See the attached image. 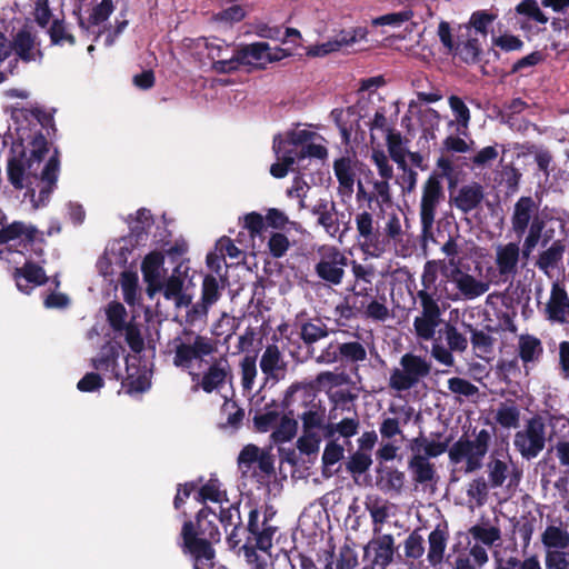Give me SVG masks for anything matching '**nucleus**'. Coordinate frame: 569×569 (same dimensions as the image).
<instances>
[{"label": "nucleus", "mask_w": 569, "mask_h": 569, "mask_svg": "<svg viewBox=\"0 0 569 569\" xmlns=\"http://www.w3.org/2000/svg\"><path fill=\"white\" fill-rule=\"evenodd\" d=\"M49 143L42 134L36 136L28 147L14 143L8 160V179L14 189H26V197L38 209L48 203L57 187L60 161L54 151L43 163Z\"/></svg>", "instance_id": "1"}, {"label": "nucleus", "mask_w": 569, "mask_h": 569, "mask_svg": "<svg viewBox=\"0 0 569 569\" xmlns=\"http://www.w3.org/2000/svg\"><path fill=\"white\" fill-rule=\"evenodd\" d=\"M445 267L443 260H428L421 273V288L413 297L419 305L418 315L413 319V331L418 339L432 340L437 328L442 322L445 293L438 284V271Z\"/></svg>", "instance_id": "2"}, {"label": "nucleus", "mask_w": 569, "mask_h": 569, "mask_svg": "<svg viewBox=\"0 0 569 569\" xmlns=\"http://www.w3.org/2000/svg\"><path fill=\"white\" fill-rule=\"evenodd\" d=\"M180 536L183 552L193 560L206 559L211 562L216 558L213 543L220 541L221 533L217 525V513L209 506H203L194 516L183 522Z\"/></svg>", "instance_id": "3"}, {"label": "nucleus", "mask_w": 569, "mask_h": 569, "mask_svg": "<svg viewBox=\"0 0 569 569\" xmlns=\"http://www.w3.org/2000/svg\"><path fill=\"white\" fill-rule=\"evenodd\" d=\"M355 223L357 244L366 256L379 258L391 243L397 244L402 241L403 230L400 218L395 213L388 216L383 231L369 211L358 212L355 216Z\"/></svg>", "instance_id": "4"}, {"label": "nucleus", "mask_w": 569, "mask_h": 569, "mask_svg": "<svg viewBox=\"0 0 569 569\" xmlns=\"http://www.w3.org/2000/svg\"><path fill=\"white\" fill-rule=\"evenodd\" d=\"M496 433V426L490 430L476 428L472 430L473 438L463 433L456 442H453L449 450L448 457L452 465L465 462V472L471 473L482 468V461L489 451L492 436Z\"/></svg>", "instance_id": "5"}, {"label": "nucleus", "mask_w": 569, "mask_h": 569, "mask_svg": "<svg viewBox=\"0 0 569 569\" xmlns=\"http://www.w3.org/2000/svg\"><path fill=\"white\" fill-rule=\"evenodd\" d=\"M170 346L173 353L172 363L183 370L192 369L196 361H202L218 349L214 339L187 328L171 340Z\"/></svg>", "instance_id": "6"}, {"label": "nucleus", "mask_w": 569, "mask_h": 569, "mask_svg": "<svg viewBox=\"0 0 569 569\" xmlns=\"http://www.w3.org/2000/svg\"><path fill=\"white\" fill-rule=\"evenodd\" d=\"M443 273L446 278L438 277V284L448 302L476 300L487 293L491 286L489 280L476 278L459 267Z\"/></svg>", "instance_id": "7"}, {"label": "nucleus", "mask_w": 569, "mask_h": 569, "mask_svg": "<svg viewBox=\"0 0 569 569\" xmlns=\"http://www.w3.org/2000/svg\"><path fill=\"white\" fill-rule=\"evenodd\" d=\"M431 363L426 358L415 353H405L390 375V387L397 391L417 387L429 373Z\"/></svg>", "instance_id": "8"}, {"label": "nucleus", "mask_w": 569, "mask_h": 569, "mask_svg": "<svg viewBox=\"0 0 569 569\" xmlns=\"http://www.w3.org/2000/svg\"><path fill=\"white\" fill-rule=\"evenodd\" d=\"M445 199L443 187L440 177L431 174L422 186L420 200V222L422 236H431L437 209Z\"/></svg>", "instance_id": "9"}, {"label": "nucleus", "mask_w": 569, "mask_h": 569, "mask_svg": "<svg viewBox=\"0 0 569 569\" xmlns=\"http://www.w3.org/2000/svg\"><path fill=\"white\" fill-rule=\"evenodd\" d=\"M317 252L319 260L315 266L316 274L329 284L339 286L349 262L347 256L335 246H321Z\"/></svg>", "instance_id": "10"}, {"label": "nucleus", "mask_w": 569, "mask_h": 569, "mask_svg": "<svg viewBox=\"0 0 569 569\" xmlns=\"http://www.w3.org/2000/svg\"><path fill=\"white\" fill-rule=\"evenodd\" d=\"M43 232L29 222L8 221L6 214L0 216V244H19L22 247L42 243Z\"/></svg>", "instance_id": "11"}, {"label": "nucleus", "mask_w": 569, "mask_h": 569, "mask_svg": "<svg viewBox=\"0 0 569 569\" xmlns=\"http://www.w3.org/2000/svg\"><path fill=\"white\" fill-rule=\"evenodd\" d=\"M250 505L248 515V522L243 527V532L247 533L246 542L251 543V547L259 548L260 551L270 552L273 546V537L278 531V527L261 520V512L257 506Z\"/></svg>", "instance_id": "12"}, {"label": "nucleus", "mask_w": 569, "mask_h": 569, "mask_svg": "<svg viewBox=\"0 0 569 569\" xmlns=\"http://www.w3.org/2000/svg\"><path fill=\"white\" fill-rule=\"evenodd\" d=\"M545 443V423L539 418H531L513 439L516 449L527 460L536 458L543 450Z\"/></svg>", "instance_id": "13"}, {"label": "nucleus", "mask_w": 569, "mask_h": 569, "mask_svg": "<svg viewBox=\"0 0 569 569\" xmlns=\"http://www.w3.org/2000/svg\"><path fill=\"white\" fill-rule=\"evenodd\" d=\"M232 368L227 356L216 358L200 375L194 373L193 381H198L203 391L221 390L232 387Z\"/></svg>", "instance_id": "14"}, {"label": "nucleus", "mask_w": 569, "mask_h": 569, "mask_svg": "<svg viewBox=\"0 0 569 569\" xmlns=\"http://www.w3.org/2000/svg\"><path fill=\"white\" fill-rule=\"evenodd\" d=\"M263 382L258 391L273 388L287 375V362L277 345H268L260 358Z\"/></svg>", "instance_id": "15"}, {"label": "nucleus", "mask_w": 569, "mask_h": 569, "mask_svg": "<svg viewBox=\"0 0 569 569\" xmlns=\"http://www.w3.org/2000/svg\"><path fill=\"white\" fill-rule=\"evenodd\" d=\"M11 51L23 62H41L43 52L37 32L28 26L22 27L13 34L10 41Z\"/></svg>", "instance_id": "16"}, {"label": "nucleus", "mask_w": 569, "mask_h": 569, "mask_svg": "<svg viewBox=\"0 0 569 569\" xmlns=\"http://www.w3.org/2000/svg\"><path fill=\"white\" fill-rule=\"evenodd\" d=\"M522 253L517 242L499 243L495 247V266L499 281L511 282L519 272Z\"/></svg>", "instance_id": "17"}, {"label": "nucleus", "mask_w": 569, "mask_h": 569, "mask_svg": "<svg viewBox=\"0 0 569 569\" xmlns=\"http://www.w3.org/2000/svg\"><path fill=\"white\" fill-rule=\"evenodd\" d=\"M241 64L280 61L290 53L282 48H271L267 42H254L236 49Z\"/></svg>", "instance_id": "18"}, {"label": "nucleus", "mask_w": 569, "mask_h": 569, "mask_svg": "<svg viewBox=\"0 0 569 569\" xmlns=\"http://www.w3.org/2000/svg\"><path fill=\"white\" fill-rule=\"evenodd\" d=\"M485 200V188L479 182L461 186L456 194H451L450 203L463 214L481 209Z\"/></svg>", "instance_id": "19"}, {"label": "nucleus", "mask_w": 569, "mask_h": 569, "mask_svg": "<svg viewBox=\"0 0 569 569\" xmlns=\"http://www.w3.org/2000/svg\"><path fill=\"white\" fill-rule=\"evenodd\" d=\"M184 278L177 267L170 277L166 278L158 287L154 288V295L161 292L164 299L173 301L176 309L189 307L192 298L183 290Z\"/></svg>", "instance_id": "20"}, {"label": "nucleus", "mask_w": 569, "mask_h": 569, "mask_svg": "<svg viewBox=\"0 0 569 569\" xmlns=\"http://www.w3.org/2000/svg\"><path fill=\"white\" fill-rule=\"evenodd\" d=\"M546 318L556 323L569 325V296L566 288L556 281L545 307Z\"/></svg>", "instance_id": "21"}, {"label": "nucleus", "mask_w": 569, "mask_h": 569, "mask_svg": "<svg viewBox=\"0 0 569 569\" xmlns=\"http://www.w3.org/2000/svg\"><path fill=\"white\" fill-rule=\"evenodd\" d=\"M395 549V539L390 533L370 540L363 548L365 558L373 551V558L367 566H373V569H386L393 560Z\"/></svg>", "instance_id": "22"}, {"label": "nucleus", "mask_w": 569, "mask_h": 569, "mask_svg": "<svg viewBox=\"0 0 569 569\" xmlns=\"http://www.w3.org/2000/svg\"><path fill=\"white\" fill-rule=\"evenodd\" d=\"M143 280L147 283V295L154 297V288L166 279L164 256L160 252L147 254L141 264Z\"/></svg>", "instance_id": "23"}, {"label": "nucleus", "mask_w": 569, "mask_h": 569, "mask_svg": "<svg viewBox=\"0 0 569 569\" xmlns=\"http://www.w3.org/2000/svg\"><path fill=\"white\" fill-rule=\"evenodd\" d=\"M538 204L531 197H520L515 203L511 216V226L513 232L521 237L537 216Z\"/></svg>", "instance_id": "24"}, {"label": "nucleus", "mask_w": 569, "mask_h": 569, "mask_svg": "<svg viewBox=\"0 0 569 569\" xmlns=\"http://www.w3.org/2000/svg\"><path fill=\"white\" fill-rule=\"evenodd\" d=\"M333 171L338 180V194L342 200L350 199L355 187V160L350 157H341L333 162Z\"/></svg>", "instance_id": "25"}, {"label": "nucleus", "mask_w": 569, "mask_h": 569, "mask_svg": "<svg viewBox=\"0 0 569 569\" xmlns=\"http://www.w3.org/2000/svg\"><path fill=\"white\" fill-rule=\"evenodd\" d=\"M566 248L565 240H555L538 254L535 266L545 274L550 276L551 271L560 268Z\"/></svg>", "instance_id": "26"}, {"label": "nucleus", "mask_w": 569, "mask_h": 569, "mask_svg": "<svg viewBox=\"0 0 569 569\" xmlns=\"http://www.w3.org/2000/svg\"><path fill=\"white\" fill-rule=\"evenodd\" d=\"M312 214L317 217V223L323 228L328 236L335 238L339 233L340 224L335 202L319 201L312 208Z\"/></svg>", "instance_id": "27"}, {"label": "nucleus", "mask_w": 569, "mask_h": 569, "mask_svg": "<svg viewBox=\"0 0 569 569\" xmlns=\"http://www.w3.org/2000/svg\"><path fill=\"white\" fill-rule=\"evenodd\" d=\"M14 278L19 290L29 293L32 287L44 284L48 281V277L42 267L37 266L32 262H27L22 268H17L14 271Z\"/></svg>", "instance_id": "28"}, {"label": "nucleus", "mask_w": 569, "mask_h": 569, "mask_svg": "<svg viewBox=\"0 0 569 569\" xmlns=\"http://www.w3.org/2000/svg\"><path fill=\"white\" fill-rule=\"evenodd\" d=\"M405 472L392 467L377 468L376 485L383 492L400 493L405 485Z\"/></svg>", "instance_id": "29"}, {"label": "nucleus", "mask_w": 569, "mask_h": 569, "mask_svg": "<svg viewBox=\"0 0 569 569\" xmlns=\"http://www.w3.org/2000/svg\"><path fill=\"white\" fill-rule=\"evenodd\" d=\"M283 413L282 405L274 400L267 403L262 410H257L253 416V427L258 432H267L273 429Z\"/></svg>", "instance_id": "30"}, {"label": "nucleus", "mask_w": 569, "mask_h": 569, "mask_svg": "<svg viewBox=\"0 0 569 569\" xmlns=\"http://www.w3.org/2000/svg\"><path fill=\"white\" fill-rule=\"evenodd\" d=\"M333 557L335 551L332 549L328 552L323 569H356L359 565L358 553L349 543H343L340 547L336 560H333Z\"/></svg>", "instance_id": "31"}, {"label": "nucleus", "mask_w": 569, "mask_h": 569, "mask_svg": "<svg viewBox=\"0 0 569 569\" xmlns=\"http://www.w3.org/2000/svg\"><path fill=\"white\" fill-rule=\"evenodd\" d=\"M408 468L412 472L413 480L417 483L426 485L433 481L436 478L435 466L427 457H422L421 453L413 452V456L408 462Z\"/></svg>", "instance_id": "32"}, {"label": "nucleus", "mask_w": 569, "mask_h": 569, "mask_svg": "<svg viewBox=\"0 0 569 569\" xmlns=\"http://www.w3.org/2000/svg\"><path fill=\"white\" fill-rule=\"evenodd\" d=\"M451 438H446L443 441L429 440L425 436L420 435L419 437L412 439L410 443V449L415 453L425 452L422 457L436 458L446 451L449 450V443Z\"/></svg>", "instance_id": "33"}, {"label": "nucleus", "mask_w": 569, "mask_h": 569, "mask_svg": "<svg viewBox=\"0 0 569 569\" xmlns=\"http://www.w3.org/2000/svg\"><path fill=\"white\" fill-rule=\"evenodd\" d=\"M448 533L446 530L440 529L437 526L428 537V555L427 559L429 563L433 567L440 565L443 560L445 550L447 547Z\"/></svg>", "instance_id": "34"}, {"label": "nucleus", "mask_w": 569, "mask_h": 569, "mask_svg": "<svg viewBox=\"0 0 569 569\" xmlns=\"http://www.w3.org/2000/svg\"><path fill=\"white\" fill-rule=\"evenodd\" d=\"M541 543L546 550H565L569 547V531L559 526H547L541 533Z\"/></svg>", "instance_id": "35"}, {"label": "nucleus", "mask_w": 569, "mask_h": 569, "mask_svg": "<svg viewBox=\"0 0 569 569\" xmlns=\"http://www.w3.org/2000/svg\"><path fill=\"white\" fill-rule=\"evenodd\" d=\"M387 148L390 158L398 164V167L406 172L407 171V148L399 131L388 130L386 136Z\"/></svg>", "instance_id": "36"}, {"label": "nucleus", "mask_w": 569, "mask_h": 569, "mask_svg": "<svg viewBox=\"0 0 569 569\" xmlns=\"http://www.w3.org/2000/svg\"><path fill=\"white\" fill-rule=\"evenodd\" d=\"M236 393H231V398L224 396V402L221 407V415L226 416V421L220 422L221 429L232 428L239 429L244 418V410L233 400Z\"/></svg>", "instance_id": "37"}, {"label": "nucleus", "mask_w": 569, "mask_h": 569, "mask_svg": "<svg viewBox=\"0 0 569 569\" xmlns=\"http://www.w3.org/2000/svg\"><path fill=\"white\" fill-rule=\"evenodd\" d=\"M518 349L519 356L525 363L538 361L543 352L540 339L531 335H521L519 337Z\"/></svg>", "instance_id": "38"}, {"label": "nucleus", "mask_w": 569, "mask_h": 569, "mask_svg": "<svg viewBox=\"0 0 569 569\" xmlns=\"http://www.w3.org/2000/svg\"><path fill=\"white\" fill-rule=\"evenodd\" d=\"M48 34L52 46L76 44V38L71 33L70 26L63 19H53L48 28Z\"/></svg>", "instance_id": "39"}, {"label": "nucleus", "mask_w": 569, "mask_h": 569, "mask_svg": "<svg viewBox=\"0 0 569 569\" xmlns=\"http://www.w3.org/2000/svg\"><path fill=\"white\" fill-rule=\"evenodd\" d=\"M493 569H542L537 555H531L525 559L516 556L508 558H497Z\"/></svg>", "instance_id": "40"}, {"label": "nucleus", "mask_w": 569, "mask_h": 569, "mask_svg": "<svg viewBox=\"0 0 569 569\" xmlns=\"http://www.w3.org/2000/svg\"><path fill=\"white\" fill-rule=\"evenodd\" d=\"M448 103L455 116V121L458 126V131L465 134L471 119L469 108L460 97L453 94L448 98Z\"/></svg>", "instance_id": "41"}, {"label": "nucleus", "mask_w": 569, "mask_h": 569, "mask_svg": "<svg viewBox=\"0 0 569 569\" xmlns=\"http://www.w3.org/2000/svg\"><path fill=\"white\" fill-rule=\"evenodd\" d=\"M355 41V37H348L347 34L342 33L333 40L310 47L308 49V54L312 57H323L328 53L340 50L342 47H348Z\"/></svg>", "instance_id": "42"}, {"label": "nucleus", "mask_w": 569, "mask_h": 569, "mask_svg": "<svg viewBox=\"0 0 569 569\" xmlns=\"http://www.w3.org/2000/svg\"><path fill=\"white\" fill-rule=\"evenodd\" d=\"M467 328L469 329L471 345L476 355L478 357H482L483 355L491 353L493 350L495 338L486 333L483 330L473 328L471 325H468Z\"/></svg>", "instance_id": "43"}, {"label": "nucleus", "mask_w": 569, "mask_h": 569, "mask_svg": "<svg viewBox=\"0 0 569 569\" xmlns=\"http://www.w3.org/2000/svg\"><path fill=\"white\" fill-rule=\"evenodd\" d=\"M273 151L277 156V160L284 161L287 164L293 166L296 162L299 163L300 148L292 147L288 143V140H283L280 136L273 139Z\"/></svg>", "instance_id": "44"}, {"label": "nucleus", "mask_w": 569, "mask_h": 569, "mask_svg": "<svg viewBox=\"0 0 569 569\" xmlns=\"http://www.w3.org/2000/svg\"><path fill=\"white\" fill-rule=\"evenodd\" d=\"M297 421L293 418L282 415L271 435L273 441L276 443L290 441L297 433Z\"/></svg>", "instance_id": "45"}, {"label": "nucleus", "mask_w": 569, "mask_h": 569, "mask_svg": "<svg viewBox=\"0 0 569 569\" xmlns=\"http://www.w3.org/2000/svg\"><path fill=\"white\" fill-rule=\"evenodd\" d=\"M338 348L345 362H362L367 359V350L359 341H340Z\"/></svg>", "instance_id": "46"}, {"label": "nucleus", "mask_w": 569, "mask_h": 569, "mask_svg": "<svg viewBox=\"0 0 569 569\" xmlns=\"http://www.w3.org/2000/svg\"><path fill=\"white\" fill-rule=\"evenodd\" d=\"M220 481L217 478H210L197 492L194 499L200 503L221 502V497L226 496L220 489Z\"/></svg>", "instance_id": "47"}, {"label": "nucleus", "mask_w": 569, "mask_h": 569, "mask_svg": "<svg viewBox=\"0 0 569 569\" xmlns=\"http://www.w3.org/2000/svg\"><path fill=\"white\" fill-rule=\"evenodd\" d=\"M481 49L476 38H470L465 42H458L453 54L458 56L466 63H476L479 60Z\"/></svg>", "instance_id": "48"}, {"label": "nucleus", "mask_w": 569, "mask_h": 569, "mask_svg": "<svg viewBox=\"0 0 569 569\" xmlns=\"http://www.w3.org/2000/svg\"><path fill=\"white\" fill-rule=\"evenodd\" d=\"M543 227V221L539 220L537 217L531 222L528 234L526 236L522 248L520 249L523 259H528L539 243Z\"/></svg>", "instance_id": "49"}, {"label": "nucleus", "mask_w": 569, "mask_h": 569, "mask_svg": "<svg viewBox=\"0 0 569 569\" xmlns=\"http://www.w3.org/2000/svg\"><path fill=\"white\" fill-rule=\"evenodd\" d=\"M106 316L109 325L116 332L122 331L128 325L126 322L127 310L124 306L118 301H112L107 306Z\"/></svg>", "instance_id": "50"}, {"label": "nucleus", "mask_w": 569, "mask_h": 569, "mask_svg": "<svg viewBox=\"0 0 569 569\" xmlns=\"http://www.w3.org/2000/svg\"><path fill=\"white\" fill-rule=\"evenodd\" d=\"M469 535L477 541L486 546H493L501 539V530L498 527H485L481 525H475L469 529Z\"/></svg>", "instance_id": "51"}, {"label": "nucleus", "mask_w": 569, "mask_h": 569, "mask_svg": "<svg viewBox=\"0 0 569 569\" xmlns=\"http://www.w3.org/2000/svg\"><path fill=\"white\" fill-rule=\"evenodd\" d=\"M445 339L447 342V346L453 351L458 353H462L468 348V339L467 337L461 333L457 327H455L451 323H448L445 327Z\"/></svg>", "instance_id": "52"}, {"label": "nucleus", "mask_w": 569, "mask_h": 569, "mask_svg": "<svg viewBox=\"0 0 569 569\" xmlns=\"http://www.w3.org/2000/svg\"><path fill=\"white\" fill-rule=\"evenodd\" d=\"M329 335L327 326L323 323L306 322L301 326L300 336L308 346L326 338Z\"/></svg>", "instance_id": "53"}, {"label": "nucleus", "mask_w": 569, "mask_h": 569, "mask_svg": "<svg viewBox=\"0 0 569 569\" xmlns=\"http://www.w3.org/2000/svg\"><path fill=\"white\" fill-rule=\"evenodd\" d=\"M371 465L372 459L370 453L358 450L350 456L346 463V468L351 475H362L370 468Z\"/></svg>", "instance_id": "54"}, {"label": "nucleus", "mask_w": 569, "mask_h": 569, "mask_svg": "<svg viewBox=\"0 0 569 569\" xmlns=\"http://www.w3.org/2000/svg\"><path fill=\"white\" fill-rule=\"evenodd\" d=\"M221 287L214 276L207 274L202 281L201 299L206 305L212 306L221 296Z\"/></svg>", "instance_id": "55"}, {"label": "nucleus", "mask_w": 569, "mask_h": 569, "mask_svg": "<svg viewBox=\"0 0 569 569\" xmlns=\"http://www.w3.org/2000/svg\"><path fill=\"white\" fill-rule=\"evenodd\" d=\"M389 180L390 179L381 178V180L372 181L373 200L379 208L392 203L391 187Z\"/></svg>", "instance_id": "56"}, {"label": "nucleus", "mask_w": 569, "mask_h": 569, "mask_svg": "<svg viewBox=\"0 0 569 569\" xmlns=\"http://www.w3.org/2000/svg\"><path fill=\"white\" fill-rule=\"evenodd\" d=\"M240 370L241 386L244 390H250L253 387V381L258 373L256 358L246 356L240 362Z\"/></svg>", "instance_id": "57"}, {"label": "nucleus", "mask_w": 569, "mask_h": 569, "mask_svg": "<svg viewBox=\"0 0 569 569\" xmlns=\"http://www.w3.org/2000/svg\"><path fill=\"white\" fill-rule=\"evenodd\" d=\"M423 553V538L418 530H413L405 540V555L407 558L419 559Z\"/></svg>", "instance_id": "58"}, {"label": "nucleus", "mask_w": 569, "mask_h": 569, "mask_svg": "<svg viewBox=\"0 0 569 569\" xmlns=\"http://www.w3.org/2000/svg\"><path fill=\"white\" fill-rule=\"evenodd\" d=\"M240 505L241 500L231 503L228 508H221L220 512L217 515V520H219L226 528L228 526L234 527L242 525Z\"/></svg>", "instance_id": "59"}, {"label": "nucleus", "mask_w": 569, "mask_h": 569, "mask_svg": "<svg viewBox=\"0 0 569 569\" xmlns=\"http://www.w3.org/2000/svg\"><path fill=\"white\" fill-rule=\"evenodd\" d=\"M489 481L492 488H498L503 485L508 475V466L500 459H492L488 465Z\"/></svg>", "instance_id": "60"}, {"label": "nucleus", "mask_w": 569, "mask_h": 569, "mask_svg": "<svg viewBox=\"0 0 569 569\" xmlns=\"http://www.w3.org/2000/svg\"><path fill=\"white\" fill-rule=\"evenodd\" d=\"M112 12V0H101V2L92 8L89 16V22L93 26H99L106 22Z\"/></svg>", "instance_id": "61"}, {"label": "nucleus", "mask_w": 569, "mask_h": 569, "mask_svg": "<svg viewBox=\"0 0 569 569\" xmlns=\"http://www.w3.org/2000/svg\"><path fill=\"white\" fill-rule=\"evenodd\" d=\"M546 569H569V553L565 550H546Z\"/></svg>", "instance_id": "62"}, {"label": "nucleus", "mask_w": 569, "mask_h": 569, "mask_svg": "<svg viewBox=\"0 0 569 569\" xmlns=\"http://www.w3.org/2000/svg\"><path fill=\"white\" fill-rule=\"evenodd\" d=\"M496 421L505 428H516L519 423V411L513 406H501L497 410Z\"/></svg>", "instance_id": "63"}, {"label": "nucleus", "mask_w": 569, "mask_h": 569, "mask_svg": "<svg viewBox=\"0 0 569 569\" xmlns=\"http://www.w3.org/2000/svg\"><path fill=\"white\" fill-rule=\"evenodd\" d=\"M240 549L243 551L246 561L251 565L252 569H272L266 558L261 557L257 550L259 548L251 547V543H243Z\"/></svg>", "instance_id": "64"}]
</instances>
